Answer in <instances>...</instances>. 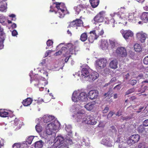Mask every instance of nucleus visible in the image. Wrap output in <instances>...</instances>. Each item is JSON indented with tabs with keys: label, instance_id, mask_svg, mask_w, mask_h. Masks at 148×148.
<instances>
[{
	"label": "nucleus",
	"instance_id": "nucleus-1",
	"mask_svg": "<svg viewBox=\"0 0 148 148\" xmlns=\"http://www.w3.org/2000/svg\"><path fill=\"white\" fill-rule=\"evenodd\" d=\"M53 3L56 5V7L58 9L57 12L55 11V13L57 14L60 18H63L65 14L68 13L64 3L55 2Z\"/></svg>",
	"mask_w": 148,
	"mask_h": 148
},
{
	"label": "nucleus",
	"instance_id": "nucleus-2",
	"mask_svg": "<svg viewBox=\"0 0 148 148\" xmlns=\"http://www.w3.org/2000/svg\"><path fill=\"white\" fill-rule=\"evenodd\" d=\"M81 79L83 81L85 80L89 82L92 80V76L90 73L88 69L85 68H83L82 70V74L80 76Z\"/></svg>",
	"mask_w": 148,
	"mask_h": 148
},
{
	"label": "nucleus",
	"instance_id": "nucleus-3",
	"mask_svg": "<svg viewBox=\"0 0 148 148\" xmlns=\"http://www.w3.org/2000/svg\"><path fill=\"white\" fill-rule=\"evenodd\" d=\"M107 63V59L105 58H102L97 60L95 64L97 67L101 69L106 67Z\"/></svg>",
	"mask_w": 148,
	"mask_h": 148
},
{
	"label": "nucleus",
	"instance_id": "nucleus-4",
	"mask_svg": "<svg viewBox=\"0 0 148 148\" xmlns=\"http://www.w3.org/2000/svg\"><path fill=\"white\" fill-rule=\"evenodd\" d=\"M116 53L117 56L119 57H125L127 55L126 49L123 47L118 48L116 51Z\"/></svg>",
	"mask_w": 148,
	"mask_h": 148
},
{
	"label": "nucleus",
	"instance_id": "nucleus-5",
	"mask_svg": "<svg viewBox=\"0 0 148 148\" xmlns=\"http://www.w3.org/2000/svg\"><path fill=\"white\" fill-rule=\"evenodd\" d=\"M83 25L82 21L79 19H77L70 23L68 27L70 28L71 27H81L83 26Z\"/></svg>",
	"mask_w": 148,
	"mask_h": 148
},
{
	"label": "nucleus",
	"instance_id": "nucleus-6",
	"mask_svg": "<svg viewBox=\"0 0 148 148\" xmlns=\"http://www.w3.org/2000/svg\"><path fill=\"white\" fill-rule=\"evenodd\" d=\"M121 33L122 34L123 37L125 39H128L129 37H132L133 36L134 34L133 32L130 30L121 31Z\"/></svg>",
	"mask_w": 148,
	"mask_h": 148
},
{
	"label": "nucleus",
	"instance_id": "nucleus-7",
	"mask_svg": "<svg viewBox=\"0 0 148 148\" xmlns=\"http://www.w3.org/2000/svg\"><path fill=\"white\" fill-rule=\"evenodd\" d=\"M55 126L54 123H50L48 124L47 127V134L49 135L51 134L53 131L56 128Z\"/></svg>",
	"mask_w": 148,
	"mask_h": 148
},
{
	"label": "nucleus",
	"instance_id": "nucleus-8",
	"mask_svg": "<svg viewBox=\"0 0 148 148\" xmlns=\"http://www.w3.org/2000/svg\"><path fill=\"white\" fill-rule=\"evenodd\" d=\"M136 36L141 42L143 43L145 42L147 37V34L145 33L140 32L137 33L136 34Z\"/></svg>",
	"mask_w": 148,
	"mask_h": 148
},
{
	"label": "nucleus",
	"instance_id": "nucleus-9",
	"mask_svg": "<svg viewBox=\"0 0 148 148\" xmlns=\"http://www.w3.org/2000/svg\"><path fill=\"white\" fill-rule=\"evenodd\" d=\"M96 29L93 30V34L95 35V39H97L99 35H102L104 33V31L103 29H100L99 27H96Z\"/></svg>",
	"mask_w": 148,
	"mask_h": 148
},
{
	"label": "nucleus",
	"instance_id": "nucleus-10",
	"mask_svg": "<svg viewBox=\"0 0 148 148\" xmlns=\"http://www.w3.org/2000/svg\"><path fill=\"white\" fill-rule=\"evenodd\" d=\"M104 11L100 12L94 18V20L97 22H101L103 21V15L104 14Z\"/></svg>",
	"mask_w": 148,
	"mask_h": 148
},
{
	"label": "nucleus",
	"instance_id": "nucleus-11",
	"mask_svg": "<svg viewBox=\"0 0 148 148\" xmlns=\"http://www.w3.org/2000/svg\"><path fill=\"white\" fill-rule=\"evenodd\" d=\"M101 143L109 147L112 145V142L110 140V138L107 137H106L102 139Z\"/></svg>",
	"mask_w": 148,
	"mask_h": 148
},
{
	"label": "nucleus",
	"instance_id": "nucleus-12",
	"mask_svg": "<svg viewBox=\"0 0 148 148\" xmlns=\"http://www.w3.org/2000/svg\"><path fill=\"white\" fill-rule=\"evenodd\" d=\"M84 111L82 110L79 111L77 112L76 115L77 116V122L81 121V120H84V118L85 116V114H84Z\"/></svg>",
	"mask_w": 148,
	"mask_h": 148
},
{
	"label": "nucleus",
	"instance_id": "nucleus-13",
	"mask_svg": "<svg viewBox=\"0 0 148 148\" xmlns=\"http://www.w3.org/2000/svg\"><path fill=\"white\" fill-rule=\"evenodd\" d=\"M78 99L82 101H85L88 99L87 95L84 92H81L78 95Z\"/></svg>",
	"mask_w": 148,
	"mask_h": 148
},
{
	"label": "nucleus",
	"instance_id": "nucleus-14",
	"mask_svg": "<svg viewBox=\"0 0 148 148\" xmlns=\"http://www.w3.org/2000/svg\"><path fill=\"white\" fill-rule=\"evenodd\" d=\"M64 140V138L61 136H58L54 140V143L55 145L58 146L60 145L61 144H62Z\"/></svg>",
	"mask_w": 148,
	"mask_h": 148
},
{
	"label": "nucleus",
	"instance_id": "nucleus-15",
	"mask_svg": "<svg viewBox=\"0 0 148 148\" xmlns=\"http://www.w3.org/2000/svg\"><path fill=\"white\" fill-rule=\"evenodd\" d=\"M99 92L96 90H93V95H94L93 97V105L99 102V99L98 97Z\"/></svg>",
	"mask_w": 148,
	"mask_h": 148
},
{
	"label": "nucleus",
	"instance_id": "nucleus-16",
	"mask_svg": "<svg viewBox=\"0 0 148 148\" xmlns=\"http://www.w3.org/2000/svg\"><path fill=\"white\" fill-rule=\"evenodd\" d=\"M43 118L44 122L47 123L53 120L54 119V117L52 116L45 115L43 116Z\"/></svg>",
	"mask_w": 148,
	"mask_h": 148
},
{
	"label": "nucleus",
	"instance_id": "nucleus-17",
	"mask_svg": "<svg viewBox=\"0 0 148 148\" xmlns=\"http://www.w3.org/2000/svg\"><path fill=\"white\" fill-rule=\"evenodd\" d=\"M118 62L117 60L115 59L111 61L109 64L110 67L113 69H115L117 68Z\"/></svg>",
	"mask_w": 148,
	"mask_h": 148
},
{
	"label": "nucleus",
	"instance_id": "nucleus-18",
	"mask_svg": "<svg viewBox=\"0 0 148 148\" xmlns=\"http://www.w3.org/2000/svg\"><path fill=\"white\" fill-rule=\"evenodd\" d=\"M108 46V43L106 40H102L100 47L102 50H105L107 49Z\"/></svg>",
	"mask_w": 148,
	"mask_h": 148
},
{
	"label": "nucleus",
	"instance_id": "nucleus-19",
	"mask_svg": "<svg viewBox=\"0 0 148 148\" xmlns=\"http://www.w3.org/2000/svg\"><path fill=\"white\" fill-rule=\"evenodd\" d=\"M84 8V5H83L80 4L77 6L74 7V9L76 12V14H78Z\"/></svg>",
	"mask_w": 148,
	"mask_h": 148
},
{
	"label": "nucleus",
	"instance_id": "nucleus-20",
	"mask_svg": "<svg viewBox=\"0 0 148 148\" xmlns=\"http://www.w3.org/2000/svg\"><path fill=\"white\" fill-rule=\"evenodd\" d=\"M92 117L90 116H88L86 119L82 120V122L83 124H87L90 125H92Z\"/></svg>",
	"mask_w": 148,
	"mask_h": 148
},
{
	"label": "nucleus",
	"instance_id": "nucleus-21",
	"mask_svg": "<svg viewBox=\"0 0 148 148\" xmlns=\"http://www.w3.org/2000/svg\"><path fill=\"white\" fill-rule=\"evenodd\" d=\"M5 35L4 33L0 34V49L3 48L4 45L3 44V42L5 38Z\"/></svg>",
	"mask_w": 148,
	"mask_h": 148
},
{
	"label": "nucleus",
	"instance_id": "nucleus-22",
	"mask_svg": "<svg viewBox=\"0 0 148 148\" xmlns=\"http://www.w3.org/2000/svg\"><path fill=\"white\" fill-rule=\"evenodd\" d=\"M32 101L33 100L31 98H27L23 101L22 103L24 106H28L31 103Z\"/></svg>",
	"mask_w": 148,
	"mask_h": 148
},
{
	"label": "nucleus",
	"instance_id": "nucleus-23",
	"mask_svg": "<svg viewBox=\"0 0 148 148\" xmlns=\"http://www.w3.org/2000/svg\"><path fill=\"white\" fill-rule=\"evenodd\" d=\"M9 113L5 109H0V116L3 117H8Z\"/></svg>",
	"mask_w": 148,
	"mask_h": 148
},
{
	"label": "nucleus",
	"instance_id": "nucleus-24",
	"mask_svg": "<svg viewBox=\"0 0 148 148\" xmlns=\"http://www.w3.org/2000/svg\"><path fill=\"white\" fill-rule=\"evenodd\" d=\"M141 19L144 23L148 22V12H144L141 16Z\"/></svg>",
	"mask_w": 148,
	"mask_h": 148
},
{
	"label": "nucleus",
	"instance_id": "nucleus-25",
	"mask_svg": "<svg viewBox=\"0 0 148 148\" xmlns=\"http://www.w3.org/2000/svg\"><path fill=\"white\" fill-rule=\"evenodd\" d=\"M137 130L139 133L144 134L145 132V128L142 125H140L138 128Z\"/></svg>",
	"mask_w": 148,
	"mask_h": 148
},
{
	"label": "nucleus",
	"instance_id": "nucleus-26",
	"mask_svg": "<svg viewBox=\"0 0 148 148\" xmlns=\"http://www.w3.org/2000/svg\"><path fill=\"white\" fill-rule=\"evenodd\" d=\"M7 3L5 2L0 3V10L3 11L7 9Z\"/></svg>",
	"mask_w": 148,
	"mask_h": 148
},
{
	"label": "nucleus",
	"instance_id": "nucleus-27",
	"mask_svg": "<svg viewBox=\"0 0 148 148\" xmlns=\"http://www.w3.org/2000/svg\"><path fill=\"white\" fill-rule=\"evenodd\" d=\"M43 146V142L42 140L37 141L35 143V148H41Z\"/></svg>",
	"mask_w": 148,
	"mask_h": 148
},
{
	"label": "nucleus",
	"instance_id": "nucleus-28",
	"mask_svg": "<svg viewBox=\"0 0 148 148\" xmlns=\"http://www.w3.org/2000/svg\"><path fill=\"white\" fill-rule=\"evenodd\" d=\"M148 143L143 142L139 143L138 145V148H148Z\"/></svg>",
	"mask_w": 148,
	"mask_h": 148
},
{
	"label": "nucleus",
	"instance_id": "nucleus-29",
	"mask_svg": "<svg viewBox=\"0 0 148 148\" xmlns=\"http://www.w3.org/2000/svg\"><path fill=\"white\" fill-rule=\"evenodd\" d=\"M88 38V36L86 33H82L81 35L80 39L83 42L85 41Z\"/></svg>",
	"mask_w": 148,
	"mask_h": 148
},
{
	"label": "nucleus",
	"instance_id": "nucleus-30",
	"mask_svg": "<svg viewBox=\"0 0 148 148\" xmlns=\"http://www.w3.org/2000/svg\"><path fill=\"white\" fill-rule=\"evenodd\" d=\"M129 145L127 143L121 142L119 143V148H128V145Z\"/></svg>",
	"mask_w": 148,
	"mask_h": 148
},
{
	"label": "nucleus",
	"instance_id": "nucleus-31",
	"mask_svg": "<svg viewBox=\"0 0 148 148\" xmlns=\"http://www.w3.org/2000/svg\"><path fill=\"white\" fill-rule=\"evenodd\" d=\"M134 48L136 52H140L142 50V48L139 44H136L134 45Z\"/></svg>",
	"mask_w": 148,
	"mask_h": 148
},
{
	"label": "nucleus",
	"instance_id": "nucleus-32",
	"mask_svg": "<svg viewBox=\"0 0 148 148\" xmlns=\"http://www.w3.org/2000/svg\"><path fill=\"white\" fill-rule=\"evenodd\" d=\"M85 107L87 110L90 111L92 109V103H88L85 106Z\"/></svg>",
	"mask_w": 148,
	"mask_h": 148
},
{
	"label": "nucleus",
	"instance_id": "nucleus-33",
	"mask_svg": "<svg viewBox=\"0 0 148 148\" xmlns=\"http://www.w3.org/2000/svg\"><path fill=\"white\" fill-rule=\"evenodd\" d=\"M134 140H136V142H138L140 139V136L138 134L134 135L131 136L130 137Z\"/></svg>",
	"mask_w": 148,
	"mask_h": 148
},
{
	"label": "nucleus",
	"instance_id": "nucleus-34",
	"mask_svg": "<svg viewBox=\"0 0 148 148\" xmlns=\"http://www.w3.org/2000/svg\"><path fill=\"white\" fill-rule=\"evenodd\" d=\"M35 128L36 131L38 133H40L42 131V128L39 124H37Z\"/></svg>",
	"mask_w": 148,
	"mask_h": 148
},
{
	"label": "nucleus",
	"instance_id": "nucleus-35",
	"mask_svg": "<svg viewBox=\"0 0 148 148\" xmlns=\"http://www.w3.org/2000/svg\"><path fill=\"white\" fill-rule=\"evenodd\" d=\"M34 138V137L33 136H29L26 140V142L27 143L29 144H31Z\"/></svg>",
	"mask_w": 148,
	"mask_h": 148
},
{
	"label": "nucleus",
	"instance_id": "nucleus-36",
	"mask_svg": "<svg viewBox=\"0 0 148 148\" xmlns=\"http://www.w3.org/2000/svg\"><path fill=\"white\" fill-rule=\"evenodd\" d=\"M127 142L128 144L129 145L131 144V145H132L134 143H137L136 141L135 140H134L131 138H130L129 139L127 140Z\"/></svg>",
	"mask_w": 148,
	"mask_h": 148
},
{
	"label": "nucleus",
	"instance_id": "nucleus-37",
	"mask_svg": "<svg viewBox=\"0 0 148 148\" xmlns=\"http://www.w3.org/2000/svg\"><path fill=\"white\" fill-rule=\"evenodd\" d=\"M67 49L66 48L64 47H62V49L58 51L54 55L56 56L60 55L62 54V50L63 49Z\"/></svg>",
	"mask_w": 148,
	"mask_h": 148
},
{
	"label": "nucleus",
	"instance_id": "nucleus-38",
	"mask_svg": "<svg viewBox=\"0 0 148 148\" xmlns=\"http://www.w3.org/2000/svg\"><path fill=\"white\" fill-rule=\"evenodd\" d=\"M109 41L111 47L112 48H114L116 46V43L114 41L110 40H109Z\"/></svg>",
	"mask_w": 148,
	"mask_h": 148
},
{
	"label": "nucleus",
	"instance_id": "nucleus-39",
	"mask_svg": "<svg viewBox=\"0 0 148 148\" xmlns=\"http://www.w3.org/2000/svg\"><path fill=\"white\" fill-rule=\"evenodd\" d=\"M99 0H93V8L96 7L99 5Z\"/></svg>",
	"mask_w": 148,
	"mask_h": 148
},
{
	"label": "nucleus",
	"instance_id": "nucleus-40",
	"mask_svg": "<svg viewBox=\"0 0 148 148\" xmlns=\"http://www.w3.org/2000/svg\"><path fill=\"white\" fill-rule=\"evenodd\" d=\"M137 81L135 79L130 80L129 81V84L133 86L135 85L137 83Z\"/></svg>",
	"mask_w": 148,
	"mask_h": 148
},
{
	"label": "nucleus",
	"instance_id": "nucleus-41",
	"mask_svg": "<svg viewBox=\"0 0 148 148\" xmlns=\"http://www.w3.org/2000/svg\"><path fill=\"white\" fill-rule=\"evenodd\" d=\"M135 89L134 88H132L128 90L126 92V95H127L131 94L134 92Z\"/></svg>",
	"mask_w": 148,
	"mask_h": 148
},
{
	"label": "nucleus",
	"instance_id": "nucleus-42",
	"mask_svg": "<svg viewBox=\"0 0 148 148\" xmlns=\"http://www.w3.org/2000/svg\"><path fill=\"white\" fill-rule=\"evenodd\" d=\"M21 144L19 143H15L12 146V148H20Z\"/></svg>",
	"mask_w": 148,
	"mask_h": 148
},
{
	"label": "nucleus",
	"instance_id": "nucleus-43",
	"mask_svg": "<svg viewBox=\"0 0 148 148\" xmlns=\"http://www.w3.org/2000/svg\"><path fill=\"white\" fill-rule=\"evenodd\" d=\"M99 76L98 73L96 72H93V79H95L94 80L97 79Z\"/></svg>",
	"mask_w": 148,
	"mask_h": 148
},
{
	"label": "nucleus",
	"instance_id": "nucleus-44",
	"mask_svg": "<svg viewBox=\"0 0 148 148\" xmlns=\"http://www.w3.org/2000/svg\"><path fill=\"white\" fill-rule=\"evenodd\" d=\"M92 90H91L89 91L87 95V97L90 99H92Z\"/></svg>",
	"mask_w": 148,
	"mask_h": 148
},
{
	"label": "nucleus",
	"instance_id": "nucleus-45",
	"mask_svg": "<svg viewBox=\"0 0 148 148\" xmlns=\"http://www.w3.org/2000/svg\"><path fill=\"white\" fill-rule=\"evenodd\" d=\"M144 63L146 64H148V56L145 57L143 59Z\"/></svg>",
	"mask_w": 148,
	"mask_h": 148
},
{
	"label": "nucleus",
	"instance_id": "nucleus-46",
	"mask_svg": "<svg viewBox=\"0 0 148 148\" xmlns=\"http://www.w3.org/2000/svg\"><path fill=\"white\" fill-rule=\"evenodd\" d=\"M53 42L51 40H49L47 42V44L48 46H50L53 44Z\"/></svg>",
	"mask_w": 148,
	"mask_h": 148
},
{
	"label": "nucleus",
	"instance_id": "nucleus-47",
	"mask_svg": "<svg viewBox=\"0 0 148 148\" xmlns=\"http://www.w3.org/2000/svg\"><path fill=\"white\" fill-rule=\"evenodd\" d=\"M72 99V100L75 102H77L78 101V98H77V96H74L73 94V95Z\"/></svg>",
	"mask_w": 148,
	"mask_h": 148
},
{
	"label": "nucleus",
	"instance_id": "nucleus-48",
	"mask_svg": "<svg viewBox=\"0 0 148 148\" xmlns=\"http://www.w3.org/2000/svg\"><path fill=\"white\" fill-rule=\"evenodd\" d=\"M109 109V107L107 106L105 108L104 110H103V113H106L108 112Z\"/></svg>",
	"mask_w": 148,
	"mask_h": 148
},
{
	"label": "nucleus",
	"instance_id": "nucleus-49",
	"mask_svg": "<svg viewBox=\"0 0 148 148\" xmlns=\"http://www.w3.org/2000/svg\"><path fill=\"white\" fill-rule=\"evenodd\" d=\"M114 114V113L113 112L110 111L107 115V119H109L112 117L113 115Z\"/></svg>",
	"mask_w": 148,
	"mask_h": 148
},
{
	"label": "nucleus",
	"instance_id": "nucleus-50",
	"mask_svg": "<svg viewBox=\"0 0 148 148\" xmlns=\"http://www.w3.org/2000/svg\"><path fill=\"white\" fill-rule=\"evenodd\" d=\"M143 125L145 127L148 126V119L145 120L143 122Z\"/></svg>",
	"mask_w": 148,
	"mask_h": 148
},
{
	"label": "nucleus",
	"instance_id": "nucleus-51",
	"mask_svg": "<svg viewBox=\"0 0 148 148\" xmlns=\"http://www.w3.org/2000/svg\"><path fill=\"white\" fill-rule=\"evenodd\" d=\"M5 19L3 17H2L1 18L0 17V23H1L3 25H5Z\"/></svg>",
	"mask_w": 148,
	"mask_h": 148
},
{
	"label": "nucleus",
	"instance_id": "nucleus-52",
	"mask_svg": "<svg viewBox=\"0 0 148 148\" xmlns=\"http://www.w3.org/2000/svg\"><path fill=\"white\" fill-rule=\"evenodd\" d=\"M88 40L90 43H92V36H89L88 38Z\"/></svg>",
	"mask_w": 148,
	"mask_h": 148
},
{
	"label": "nucleus",
	"instance_id": "nucleus-53",
	"mask_svg": "<svg viewBox=\"0 0 148 148\" xmlns=\"http://www.w3.org/2000/svg\"><path fill=\"white\" fill-rule=\"evenodd\" d=\"M12 35L13 36H15L18 34L17 31L15 30H13L12 31Z\"/></svg>",
	"mask_w": 148,
	"mask_h": 148
},
{
	"label": "nucleus",
	"instance_id": "nucleus-54",
	"mask_svg": "<svg viewBox=\"0 0 148 148\" xmlns=\"http://www.w3.org/2000/svg\"><path fill=\"white\" fill-rule=\"evenodd\" d=\"M122 119L123 120L127 121L130 119V117L129 116H126L125 117L122 116Z\"/></svg>",
	"mask_w": 148,
	"mask_h": 148
},
{
	"label": "nucleus",
	"instance_id": "nucleus-55",
	"mask_svg": "<svg viewBox=\"0 0 148 148\" xmlns=\"http://www.w3.org/2000/svg\"><path fill=\"white\" fill-rule=\"evenodd\" d=\"M144 112L145 113V115L147 116L148 115L147 113L148 112V108L147 107H145L143 110Z\"/></svg>",
	"mask_w": 148,
	"mask_h": 148
},
{
	"label": "nucleus",
	"instance_id": "nucleus-56",
	"mask_svg": "<svg viewBox=\"0 0 148 148\" xmlns=\"http://www.w3.org/2000/svg\"><path fill=\"white\" fill-rule=\"evenodd\" d=\"M116 79L115 77H113L110 80V83L111 84L114 83L116 82Z\"/></svg>",
	"mask_w": 148,
	"mask_h": 148
},
{
	"label": "nucleus",
	"instance_id": "nucleus-57",
	"mask_svg": "<svg viewBox=\"0 0 148 148\" xmlns=\"http://www.w3.org/2000/svg\"><path fill=\"white\" fill-rule=\"evenodd\" d=\"M10 17L13 18L14 21H15L16 19L15 17V15L14 14H11L9 16Z\"/></svg>",
	"mask_w": 148,
	"mask_h": 148
},
{
	"label": "nucleus",
	"instance_id": "nucleus-58",
	"mask_svg": "<svg viewBox=\"0 0 148 148\" xmlns=\"http://www.w3.org/2000/svg\"><path fill=\"white\" fill-rule=\"evenodd\" d=\"M122 115L121 112L120 110H119L116 114V115L117 116H119Z\"/></svg>",
	"mask_w": 148,
	"mask_h": 148
},
{
	"label": "nucleus",
	"instance_id": "nucleus-59",
	"mask_svg": "<svg viewBox=\"0 0 148 148\" xmlns=\"http://www.w3.org/2000/svg\"><path fill=\"white\" fill-rule=\"evenodd\" d=\"M71 57V56L70 55L68 57H66V58H65V59L64 60V61H65V62L66 63L67 62L68 60H69V58H70V57Z\"/></svg>",
	"mask_w": 148,
	"mask_h": 148
},
{
	"label": "nucleus",
	"instance_id": "nucleus-60",
	"mask_svg": "<svg viewBox=\"0 0 148 148\" xmlns=\"http://www.w3.org/2000/svg\"><path fill=\"white\" fill-rule=\"evenodd\" d=\"M120 86V84H118V85H116V86H115L114 88V89H115L116 88H117L118 89H119L121 88Z\"/></svg>",
	"mask_w": 148,
	"mask_h": 148
},
{
	"label": "nucleus",
	"instance_id": "nucleus-61",
	"mask_svg": "<svg viewBox=\"0 0 148 148\" xmlns=\"http://www.w3.org/2000/svg\"><path fill=\"white\" fill-rule=\"evenodd\" d=\"M130 76V75L129 74V73H127V74H126L125 75V78L126 79H128L129 76Z\"/></svg>",
	"mask_w": 148,
	"mask_h": 148
},
{
	"label": "nucleus",
	"instance_id": "nucleus-62",
	"mask_svg": "<svg viewBox=\"0 0 148 148\" xmlns=\"http://www.w3.org/2000/svg\"><path fill=\"white\" fill-rule=\"evenodd\" d=\"M11 27L12 28H15L16 27V25L15 23H13L11 25Z\"/></svg>",
	"mask_w": 148,
	"mask_h": 148
},
{
	"label": "nucleus",
	"instance_id": "nucleus-63",
	"mask_svg": "<svg viewBox=\"0 0 148 148\" xmlns=\"http://www.w3.org/2000/svg\"><path fill=\"white\" fill-rule=\"evenodd\" d=\"M58 145H55V144L54 143L53 145L51 146L50 148H57V147H58Z\"/></svg>",
	"mask_w": 148,
	"mask_h": 148
},
{
	"label": "nucleus",
	"instance_id": "nucleus-64",
	"mask_svg": "<svg viewBox=\"0 0 148 148\" xmlns=\"http://www.w3.org/2000/svg\"><path fill=\"white\" fill-rule=\"evenodd\" d=\"M111 128L114 130V132H116V130H115V127L114 126H112L111 127Z\"/></svg>",
	"mask_w": 148,
	"mask_h": 148
}]
</instances>
